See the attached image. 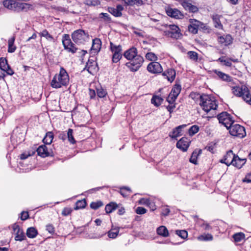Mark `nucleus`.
<instances>
[{
    "label": "nucleus",
    "instance_id": "obj_32",
    "mask_svg": "<svg viewBox=\"0 0 251 251\" xmlns=\"http://www.w3.org/2000/svg\"><path fill=\"white\" fill-rule=\"evenodd\" d=\"M37 230L36 229L33 227H30L27 228L26 230V235L28 238H34L37 234Z\"/></svg>",
    "mask_w": 251,
    "mask_h": 251
},
{
    "label": "nucleus",
    "instance_id": "obj_50",
    "mask_svg": "<svg viewBox=\"0 0 251 251\" xmlns=\"http://www.w3.org/2000/svg\"><path fill=\"white\" fill-rule=\"evenodd\" d=\"M234 156H236V155L233 153L231 150H229L224 156L225 160H226L227 161H231Z\"/></svg>",
    "mask_w": 251,
    "mask_h": 251
},
{
    "label": "nucleus",
    "instance_id": "obj_37",
    "mask_svg": "<svg viewBox=\"0 0 251 251\" xmlns=\"http://www.w3.org/2000/svg\"><path fill=\"white\" fill-rule=\"evenodd\" d=\"M163 100V99L161 97L157 96H154L151 100V102L155 106H158L161 104Z\"/></svg>",
    "mask_w": 251,
    "mask_h": 251
},
{
    "label": "nucleus",
    "instance_id": "obj_12",
    "mask_svg": "<svg viewBox=\"0 0 251 251\" xmlns=\"http://www.w3.org/2000/svg\"><path fill=\"white\" fill-rule=\"evenodd\" d=\"M181 5L186 10L190 12L196 13L199 10L197 6L192 4L191 0H184Z\"/></svg>",
    "mask_w": 251,
    "mask_h": 251
},
{
    "label": "nucleus",
    "instance_id": "obj_3",
    "mask_svg": "<svg viewBox=\"0 0 251 251\" xmlns=\"http://www.w3.org/2000/svg\"><path fill=\"white\" fill-rule=\"evenodd\" d=\"M200 105L207 113L211 110L216 109L218 107L217 102L215 99L207 95L202 94L200 97Z\"/></svg>",
    "mask_w": 251,
    "mask_h": 251
},
{
    "label": "nucleus",
    "instance_id": "obj_13",
    "mask_svg": "<svg viewBox=\"0 0 251 251\" xmlns=\"http://www.w3.org/2000/svg\"><path fill=\"white\" fill-rule=\"evenodd\" d=\"M13 229L16 234L15 240L22 241L25 239V236L24 233L19 225L14 224L13 226Z\"/></svg>",
    "mask_w": 251,
    "mask_h": 251
},
{
    "label": "nucleus",
    "instance_id": "obj_8",
    "mask_svg": "<svg viewBox=\"0 0 251 251\" xmlns=\"http://www.w3.org/2000/svg\"><path fill=\"white\" fill-rule=\"evenodd\" d=\"M219 123L222 124L228 129L233 124L234 121L231 115L226 112H223L218 115Z\"/></svg>",
    "mask_w": 251,
    "mask_h": 251
},
{
    "label": "nucleus",
    "instance_id": "obj_24",
    "mask_svg": "<svg viewBox=\"0 0 251 251\" xmlns=\"http://www.w3.org/2000/svg\"><path fill=\"white\" fill-rule=\"evenodd\" d=\"M194 21H197L195 19H190L191 25L188 26L189 31L193 33L196 34L198 32L199 29V25L195 22Z\"/></svg>",
    "mask_w": 251,
    "mask_h": 251
},
{
    "label": "nucleus",
    "instance_id": "obj_49",
    "mask_svg": "<svg viewBox=\"0 0 251 251\" xmlns=\"http://www.w3.org/2000/svg\"><path fill=\"white\" fill-rule=\"evenodd\" d=\"M97 93L100 98H103L107 95L106 91L101 87L97 88Z\"/></svg>",
    "mask_w": 251,
    "mask_h": 251
},
{
    "label": "nucleus",
    "instance_id": "obj_51",
    "mask_svg": "<svg viewBox=\"0 0 251 251\" xmlns=\"http://www.w3.org/2000/svg\"><path fill=\"white\" fill-rule=\"evenodd\" d=\"M217 61H219L221 63H224V65L226 67H231L232 65L231 62L228 59H225L224 56H222L218 58Z\"/></svg>",
    "mask_w": 251,
    "mask_h": 251
},
{
    "label": "nucleus",
    "instance_id": "obj_7",
    "mask_svg": "<svg viewBox=\"0 0 251 251\" xmlns=\"http://www.w3.org/2000/svg\"><path fill=\"white\" fill-rule=\"evenodd\" d=\"M228 130L232 136L242 138L246 135L244 127L239 124H233Z\"/></svg>",
    "mask_w": 251,
    "mask_h": 251
},
{
    "label": "nucleus",
    "instance_id": "obj_38",
    "mask_svg": "<svg viewBox=\"0 0 251 251\" xmlns=\"http://www.w3.org/2000/svg\"><path fill=\"white\" fill-rule=\"evenodd\" d=\"M86 205V202L85 200L77 201L75 204V209L77 210L84 208Z\"/></svg>",
    "mask_w": 251,
    "mask_h": 251
},
{
    "label": "nucleus",
    "instance_id": "obj_47",
    "mask_svg": "<svg viewBox=\"0 0 251 251\" xmlns=\"http://www.w3.org/2000/svg\"><path fill=\"white\" fill-rule=\"evenodd\" d=\"M8 65L7 61L5 58H1L0 59V69L2 72L4 70L6 69L7 66Z\"/></svg>",
    "mask_w": 251,
    "mask_h": 251
},
{
    "label": "nucleus",
    "instance_id": "obj_60",
    "mask_svg": "<svg viewBox=\"0 0 251 251\" xmlns=\"http://www.w3.org/2000/svg\"><path fill=\"white\" fill-rule=\"evenodd\" d=\"M72 212V209L69 207L64 208L62 211V215L64 216L70 215Z\"/></svg>",
    "mask_w": 251,
    "mask_h": 251
},
{
    "label": "nucleus",
    "instance_id": "obj_43",
    "mask_svg": "<svg viewBox=\"0 0 251 251\" xmlns=\"http://www.w3.org/2000/svg\"><path fill=\"white\" fill-rule=\"evenodd\" d=\"M121 194L124 197H127L131 193V190L129 188L124 187L120 190Z\"/></svg>",
    "mask_w": 251,
    "mask_h": 251
},
{
    "label": "nucleus",
    "instance_id": "obj_55",
    "mask_svg": "<svg viewBox=\"0 0 251 251\" xmlns=\"http://www.w3.org/2000/svg\"><path fill=\"white\" fill-rule=\"evenodd\" d=\"M164 34L165 36H167L168 37H171L174 39H177L178 38L176 36V33H172V31H170V30L166 28V30L164 31Z\"/></svg>",
    "mask_w": 251,
    "mask_h": 251
},
{
    "label": "nucleus",
    "instance_id": "obj_61",
    "mask_svg": "<svg viewBox=\"0 0 251 251\" xmlns=\"http://www.w3.org/2000/svg\"><path fill=\"white\" fill-rule=\"evenodd\" d=\"M2 72H5L7 75H12L14 74V72L11 68L9 65L7 66L6 69L4 70Z\"/></svg>",
    "mask_w": 251,
    "mask_h": 251
},
{
    "label": "nucleus",
    "instance_id": "obj_41",
    "mask_svg": "<svg viewBox=\"0 0 251 251\" xmlns=\"http://www.w3.org/2000/svg\"><path fill=\"white\" fill-rule=\"evenodd\" d=\"M198 239L200 241H211L213 239V236L210 234L201 235L198 237Z\"/></svg>",
    "mask_w": 251,
    "mask_h": 251
},
{
    "label": "nucleus",
    "instance_id": "obj_11",
    "mask_svg": "<svg viewBox=\"0 0 251 251\" xmlns=\"http://www.w3.org/2000/svg\"><path fill=\"white\" fill-rule=\"evenodd\" d=\"M166 12L168 16L176 19H181L183 16L182 13L176 8L167 7Z\"/></svg>",
    "mask_w": 251,
    "mask_h": 251
},
{
    "label": "nucleus",
    "instance_id": "obj_53",
    "mask_svg": "<svg viewBox=\"0 0 251 251\" xmlns=\"http://www.w3.org/2000/svg\"><path fill=\"white\" fill-rule=\"evenodd\" d=\"M119 233V230L117 229H112L108 233V236L110 238H115Z\"/></svg>",
    "mask_w": 251,
    "mask_h": 251
},
{
    "label": "nucleus",
    "instance_id": "obj_5",
    "mask_svg": "<svg viewBox=\"0 0 251 251\" xmlns=\"http://www.w3.org/2000/svg\"><path fill=\"white\" fill-rule=\"evenodd\" d=\"M73 41L77 44H83L89 39L88 33L82 29H77L72 34Z\"/></svg>",
    "mask_w": 251,
    "mask_h": 251
},
{
    "label": "nucleus",
    "instance_id": "obj_23",
    "mask_svg": "<svg viewBox=\"0 0 251 251\" xmlns=\"http://www.w3.org/2000/svg\"><path fill=\"white\" fill-rule=\"evenodd\" d=\"M15 40V36H12L8 40V52L9 53H13L15 51L17 47L14 45Z\"/></svg>",
    "mask_w": 251,
    "mask_h": 251
},
{
    "label": "nucleus",
    "instance_id": "obj_39",
    "mask_svg": "<svg viewBox=\"0 0 251 251\" xmlns=\"http://www.w3.org/2000/svg\"><path fill=\"white\" fill-rule=\"evenodd\" d=\"M235 242H239L245 238V234L243 232H238L234 234L233 236Z\"/></svg>",
    "mask_w": 251,
    "mask_h": 251
},
{
    "label": "nucleus",
    "instance_id": "obj_40",
    "mask_svg": "<svg viewBox=\"0 0 251 251\" xmlns=\"http://www.w3.org/2000/svg\"><path fill=\"white\" fill-rule=\"evenodd\" d=\"M201 153V151H199V153L197 152V151H194L190 158V162L194 164H197V156L199 155V153Z\"/></svg>",
    "mask_w": 251,
    "mask_h": 251
},
{
    "label": "nucleus",
    "instance_id": "obj_52",
    "mask_svg": "<svg viewBox=\"0 0 251 251\" xmlns=\"http://www.w3.org/2000/svg\"><path fill=\"white\" fill-rule=\"evenodd\" d=\"M103 203L101 201H98L96 202H92L90 204V207L93 209L96 210L98 209L99 207L102 206L103 205Z\"/></svg>",
    "mask_w": 251,
    "mask_h": 251
},
{
    "label": "nucleus",
    "instance_id": "obj_33",
    "mask_svg": "<svg viewBox=\"0 0 251 251\" xmlns=\"http://www.w3.org/2000/svg\"><path fill=\"white\" fill-rule=\"evenodd\" d=\"M53 139V134L52 132H48L46 133V136L44 138L43 141L46 144H50Z\"/></svg>",
    "mask_w": 251,
    "mask_h": 251
},
{
    "label": "nucleus",
    "instance_id": "obj_10",
    "mask_svg": "<svg viewBox=\"0 0 251 251\" xmlns=\"http://www.w3.org/2000/svg\"><path fill=\"white\" fill-rule=\"evenodd\" d=\"M191 141L186 137H182L176 143V147L183 151H186L190 146Z\"/></svg>",
    "mask_w": 251,
    "mask_h": 251
},
{
    "label": "nucleus",
    "instance_id": "obj_59",
    "mask_svg": "<svg viewBox=\"0 0 251 251\" xmlns=\"http://www.w3.org/2000/svg\"><path fill=\"white\" fill-rule=\"evenodd\" d=\"M195 22H196L197 24L199 25V28L202 29L203 30H207L209 29L208 26L203 23L199 21H194Z\"/></svg>",
    "mask_w": 251,
    "mask_h": 251
},
{
    "label": "nucleus",
    "instance_id": "obj_14",
    "mask_svg": "<svg viewBox=\"0 0 251 251\" xmlns=\"http://www.w3.org/2000/svg\"><path fill=\"white\" fill-rule=\"evenodd\" d=\"M123 10L124 7L120 4H118L116 8L108 7V12L116 17H121L122 16V11Z\"/></svg>",
    "mask_w": 251,
    "mask_h": 251
},
{
    "label": "nucleus",
    "instance_id": "obj_29",
    "mask_svg": "<svg viewBox=\"0 0 251 251\" xmlns=\"http://www.w3.org/2000/svg\"><path fill=\"white\" fill-rule=\"evenodd\" d=\"M156 232L158 235L164 237H167L169 236V232L167 228L163 226L158 227Z\"/></svg>",
    "mask_w": 251,
    "mask_h": 251
},
{
    "label": "nucleus",
    "instance_id": "obj_25",
    "mask_svg": "<svg viewBox=\"0 0 251 251\" xmlns=\"http://www.w3.org/2000/svg\"><path fill=\"white\" fill-rule=\"evenodd\" d=\"M221 15L218 14H214L212 16V19L214 24V26L219 29L223 28V25L220 21Z\"/></svg>",
    "mask_w": 251,
    "mask_h": 251
},
{
    "label": "nucleus",
    "instance_id": "obj_31",
    "mask_svg": "<svg viewBox=\"0 0 251 251\" xmlns=\"http://www.w3.org/2000/svg\"><path fill=\"white\" fill-rule=\"evenodd\" d=\"M118 207L116 203L111 202L107 204L105 207V210L106 213H110L115 210Z\"/></svg>",
    "mask_w": 251,
    "mask_h": 251
},
{
    "label": "nucleus",
    "instance_id": "obj_45",
    "mask_svg": "<svg viewBox=\"0 0 251 251\" xmlns=\"http://www.w3.org/2000/svg\"><path fill=\"white\" fill-rule=\"evenodd\" d=\"M199 126L197 125L192 126L189 129V134L190 136H193L199 131Z\"/></svg>",
    "mask_w": 251,
    "mask_h": 251
},
{
    "label": "nucleus",
    "instance_id": "obj_9",
    "mask_svg": "<svg viewBox=\"0 0 251 251\" xmlns=\"http://www.w3.org/2000/svg\"><path fill=\"white\" fill-rule=\"evenodd\" d=\"M147 69L150 73L153 74H160L163 71L162 66L156 61H153L149 63Z\"/></svg>",
    "mask_w": 251,
    "mask_h": 251
},
{
    "label": "nucleus",
    "instance_id": "obj_1",
    "mask_svg": "<svg viewBox=\"0 0 251 251\" xmlns=\"http://www.w3.org/2000/svg\"><path fill=\"white\" fill-rule=\"evenodd\" d=\"M124 56L130 62L126 63V66L131 71L136 72L142 66L144 60L138 54L137 49L134 47L128 49L124 53Z\"/></svg>",
    "mask_w": 251,
    "mask_h": 251
},
{
    "label": "nucleus",
    "instance_id": "obj_28",
    "mask_svg": "<svg viewBox=\"0 0 251 251\" xmlns=\"http://www.w3.org/2000/svg\"><path fill=\"white\" fill-rule=\"evenodd\" d=\"M110 49L113 54L122 53V46L120 45H116L112 42H110Z\"/></svg>",
    "mask_w": 251,
    "mask_h": 251
},
{
    "label": "nucleus",
    "instance_id": "obj_27",
    "mask_svg": "<svg viewBox=\"0 0 251 251\" xmlns=\"http://www.w3.org/2000/svg\"><path fill=\"white\" fill-rule=\"evenodd\" d=\"M218 41L221 44H225V45H228L232 43V38L230 35H227L225 37H219L218 38Z\"/></svg>",
    "mask_w": 251,
    "mask_h": 251
},
{
    "label": "nucleus",
    "instance_id": "obj_54",
    "mask_svg": "<svg viewBox=\"0 0 251 251\" xmlns=\"http://www.w3.org/2000/svg\"><path fill=\"white\" fill-rule=\"evenodd\" d=\"M122 57V54L115 53L112 54V60L113 63H117L119 62Z\"/></svg>",
    "mask_w": 251,
    "mask_h": 251
},
{
    "label": "nucleus",
    "instance_id": "obj_56",
    "mask_svg": "<svg viewBox=\"0 0 251 251\" xmlns=\"http://www.w3.org/2000/svg\"><path fill=\"white\" fill-rule=\"evenodd\" d=\"M188 55L191 59L197 61L198 58V53L193 51H190L188 52Z\"/></svg>",
    "mask_w": 251,
    "mask_h": 251
},
{
    "label": "nucleus",
    "instance_id": "obj_4",
    "mask_svg": "<svg viewBox=\"0 0 251 251\" xmlns=\"http://www.w3.org/2000/svg\"><path fill=\"white\" fill-rule=\"evenodd\" d=\"M3 6L8 9L15 11H26L31 7V5L26 3L17 2L15 0H5Z\"/></svg>",
    "mask_w": 251,
    "mask_h": 251
},
{
    "label": "nucleus",
    "instance_id": "obj_57",
    "mask_svg": "<svg viewBox=\"0 0 251 251\" xmlns=\"http://www.w3.org/2000/svg\"><path fill=\"white\" fill-rule=\"evenodd\" d=\"M176 98L177 97L173 95L170 93L168 97L167 98L166 100L170 104H172L175 101Z\"/></svg>",
    "mask_w": 251,
    "mask_h": 251
},
{
    "label": "nucleus",
    "instance_id": "obj_35",
    "mask_svg": "<svg viewBox=\"0 0 251 251\" xmlns=\"http://www.w3.org/2000/svg\"><path fill=\"white\" fill-rule=\"evenodd\" d=\"M181 90V85L179 84H176L173 86L171 90V93L177 97L179 94H180Z\"/></svg>",
    "mask_w": 251,
    "mask_h": 251
},
{
    "label": "nucleus",
    "instance_id": "obj_22",
    "mask_svg": "<svg viewBox=\"0 0 251 251\" xmlns=\"http://www.w3.org/2000/svg\"><path fill=\"white\" fill-rule=\"evenodd\" d=\"M166 28H168L170 31L172 32V33H176V36L178 38L181 34L180 32V29L177 25H166Z\"/></svg>",
    "mask_w": 251,
    "mask_h": 251
},
{
    "label": "nucleus",
    "instance_id": "obj_44",
    "mask_svg": "<svg viewBox=\"0 0 251 251\" xmlns=\"http://www.w3.org/2000/svg\"><path fill=\"white\" fill-rule=\"evenodd\" d=\"M146 58L150 61H155L157 60L158 58L157 55L151 52H148L146 54Z\"/></svg>",
    "mask_w": 251,
    "mask_h": 251
},
{
    "label": "nucleus",
    "instance_id": "obj_36",
    "mask_svg": "<svg viewBox=\"0 0 251 251\" xmlns=\"http://www.w3.org/2000/svg\"><path fill=\"white\" fill-rule=\"evenodd\" d=\"M246 92H244L242 97L243 99L247 103L251 105V94L250 93L249 89L246 90Z\"/></svg>",
    "mask_w": 251,
    "mask_h": 251
},
{
    "label": "nucleus",
    "instance_id": "obj_48",
    "mask_svg": "<svg viewBox=\"0 0 251 251\" xmlns=\"http://www.w3.org/2000/svg\"><path fill=\"white\" fill-rule=\"evenodd\" d=\"M73 130L71 128H69L67 132V136L69 141L72 144H75V141L73 135Z\"/></svg>",
    "mask_w": 251,
    "mask_h": 251
},
{
    "label": "nucleus",
    "instance_id": "obj_2",
    "mask_svg": "<svg viewBox=\"0 0 251 251\" xmlns=\"http://www.w3.org/2000/svg\"><path fill=\"white\" fill-rule=\"evenodd\" d=\"M69 82V76L66 71L61 67L59 73L56 74L50 82V86L55 89L67 86Z\"/></svg>",
    "mask_w": 251,
    "mask_h": 251
},
{
    "label": "nucleus",
    "instance_id": "obj_46",
    "mask_svg": "<svg viewBox=\"0 0 251 251\" xmlns=\"http://www.w3.org/2000/svg\"><path fill=\"white\" fill-rule=\"evenodd\" d=\"M84 3L88 6H96L100 5V2L98 0H85Z\"/></svg>",
    "mask_w": 251,
    "mask_h": 251
},
{
    "label": "nucleus",
    "instance_id": "obj_16",
    "mask_svg": "<svg viewBox=\"0 0 251 251\" xmlns=\"http://www.w3.org/2000/svg\"><path fill=\"white\" fill-rule=\"evenodd\" d=\"M246 90H247V87L245 86H242L241 87L234 86L232 87V93L238 97H241L244 92H246Z\"/></svg>",
    "mask_w": 251,
    "mask_h": 251
},
{
    "label": "nucleus",
    "instance_id": "obj_26",
    "mask_svg": "<svg viewBox=\"0 0 251 251\" xmlns=\"http://www.w3.org/2000/svg\"><path fill=\"white\" fill-rule=\"evenodd\" d=\"M124 3L126 5L133 6L136 5L138 6H141L144 4L142 0H123Z\"/></svg>",
    "mask_w": 251,
    "mask_h": 251
},
{
    "label": "nucleus",
    "instance_id": "obj_34",
    "mask_svg": "<svg viewBox=\"0 0 251 251\" xmlns=\"http://www.w3.org/2000/svg\"><path fill=\"white\" fill-rule=\"evenodd\" d=\"M39 35L41 37H45L49 41L54 42V38L46 29H44L39 33Z\"/></svg>",
    "mask_w": 251,
    "mask_h": 251
},
{
    "label": "nucleus",
    "instance_id": "obj_30",
    "mask_svg": "<svg viewBox=\"0 0 251 251\" xmlns=\"http://www.w3.org/2000/svg\"><path fill=\"white\" fill-rule=\"evenodd\" d=\"M97 64L94 61H91L90 60L86 63V68L88 72L92 73V72L95 71L97 68Z\"/></svg>",
    "mask_w": 251,
    "mask_h": 251
},
{
    "label": "nucleus",
    "instance_id": "obj_63",
    "mask_svg": "<svg viewBox=\"0 0 251 251\" xmlns=\"http://www.w3.org/2000/svg\"><path fill=\"white\" fill-rule=\"evenodd\" d=\"M215 148V144H209L207 146H206L205 148V149L208 151H209L211 152H213L214 149Z\"/></svg>",
    "mask_w": 251,
    "mask_h": 251
},
{
    "label": "nucleus",
    "instance_id": "obj_20",
    "mask_svg": "<svg viewBox=\"0 0 251 251\" xmlns=\"http://www.w3.org/2000/svg\"><path fill=\"white\" fill-rule=\"evenodd\" d=\"M38 154L43 157L50 155V153L48 151L47 147L46 145H41L37 149Z\"/></svg>",
    "mask_w": 251,
    "mask_h": 251
},
{
    "label": "nucleus",
    "instance_id": "obj_64",
    "mask_svg": "<svg viewBox=\"0 0 251 251\" xmlns=\"http://www.w3.org/2000/svg\"><path fill=\"white\" fill-rule=\"evenodd\" d=\"M243 181L247 183H251V173L246 175Z\"/></svg>",
    "mask_w": 251,
    "mask_h": 251
},
{
    "label": "nucleus",
    "instance_id": "obj_19",
    "mask_svg": "<svg viewBox=\"0 0 251 251\" xmlns=\"http://www.w3.org/2000/svg\"><path fill=\"white\" fill-rule=\"evenodd\" d=\"M213 72L222 80L226 81V82L231 81L232 77L228 75L225 74L222 72L218 71L217 70H214Z\"/></svg>",
    "mask_w": 251,
    "mask_h": 251
},
{
    "label": "nucleus",
    "instance_id": "obj_21",
    "mask_svg": "<svg viewBox=\"0 0 251 251\" xmlns=\"http://www.w3.org/2000/svg\"><path fill=\"white\" fill-rule=\"evenodd\" d=\"M163 75L166 76L168 80L172 82L175 78L176 71L174 69H169L166 72L163 73Z\"/></svg>",
    "mask_w": 251,
    "mask_h": 251
},
{
    "label": "nucleus",
    "instance_id": "obj_42",
    "mask_svg": "<svg viewBox=\"0 0 251 251\" xmlns=\"http://www.w3.org/2000/svg\"><path fill=\"white\" fill-rule=\"evenodd\" d=\"M176 233L183 239H186L188 237V233L185 230H176Z\"/></svg>",
    "mask_w": 251,
    "mask_h": 251
},
{
    "label": "nucleus",
    "instance_id": "obj_18",
    "mask_svg": "<svg viewBox=\"0 0 251 251\" xmlns=\"http://www.w3.org/2000/svg\"><path fill=\"white\" fill-rule=\"evenodd\" d=\"M101 42L99 38H95L93 40L91 50L94 53H98L100 50Z\"/></svg>",
    "mask_w": 251,
    "mask_h": 251
},
{
    "label": "nucleus",
    "instance_id": "obj_58",
    "mask_svg": "<svg viewBox=\"0 0 251 251\" xmlns=\"http://www.w3.org/2000/svg\"><path fill=\"white\" fill-rule=\"evenodd\" d=\"M99 17L103 19L105 21H111V18L110 17L109 15L107 13H101L100 14Z\"/></svg>",
    "mask_w": 251,
    "mask_h": 251
},
{
    "label": "nucleus",
    "instance_id": "obj_15",
    "mask_svg": "<svg viewBox=\"0 0 251 251\" xmlns=\"http://www.w3.org/2000/svg\"><path fill=\"white\" fill-rule=\"evenodd\" d=\"M246 162V159H242L238 155H236V156H234L232 158V160L230 161V163L237 168L240 169L245 164Z\"/></svg>",
    "mask_w": 251,
    "mask_h": 251
},
{
    "label": "nucleus",
    "instance_id": "obj_6",
    "mask_svg": "<svg viewBox=\"0 0 251 251\" xmlns=\"http://www.w3.org/2000/svg\"><path fill=\"white\" fill-rule=\"evenodd\" d=\"M62 42L64 49L68 52L74 54L78 50L75 45L72 42L69 34H65L63 35Z\"/></svg>",
    "mask_w": 251,
    "mask_h": 251
},
{
    "label": "nucleus",
    "instance_id": "obj_62",
    "mask_svg": "<svg viewBox=\"0 0 251 251\" xmlns=\"http://www.w3.org/2000/svg\"><path fill=\"white\" fill-rule=\"evenodd\" d=\"M136 212L138 214H144L147 212V209L143 207H138Z\"/></svg>",
    "mask_w": 251,
    "mask_h": 251
},
{
    "label": "nucleus",
    "instance_id": "obj_17",
    "mask_svg": "<svg viewBox=\"0 0 251 251\" xmlns=\"http://www.w3.org/2000/svg\"><path fill=\"white\" fill-rule=\"evenodd\" d=\"M186 126V125H182L177 126L170 133L169 136L172 138H176L177 137L181 136L182 135V129L185 127Z\"/></svg>",
    "mask_w": 251,
    "mask_h": 251
}]
</instances>
